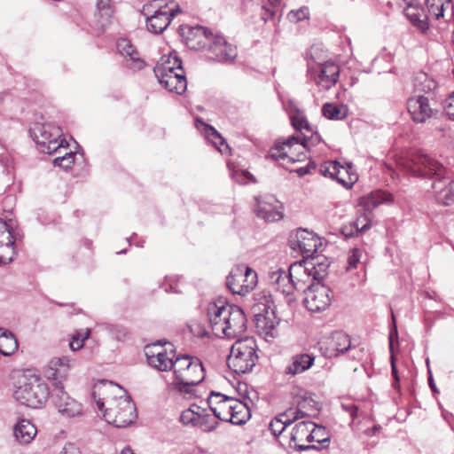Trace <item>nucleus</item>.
Listing matches in <instances>:
<instances>
[{
	"label": "nucleus",
	"instance_id": "1",
	"mask_svg": "<svg viewBox=\"0 0 454 454\" xmlns=\"http://www.w3.org/2000/svg\"><path fill=\"white\" fill-rule=\"evenodd\" d=\"M92 397L108 424L126 427L137 418L135 404L119 385L102 380L95 384Z\"/></svg>",
	"mask_w": 454,
	"mask_h": 454
},
{
	"label": "nucleus",
	"instance_id": "2",
	"mask_svg": "<svg viewBox=\"0 0 454 454\" xmlns=\"http://www.w3.org/2000/svg\"><path fill=\"white\" fill-rule=\"evenodd\" d=\"M410 176L419 178L435 177L432 184L434 199L438 204H454V181L444 182L445 168L436 160L421 152L411 153L408 159L399 163Z\"/></svg>",
	"mask_w": 454,
	"mask_h": 454
},
{
	"label": "nucleus",
	"instance_id": "3",
	"mask_svg": "<svg viewBox=\"0 0 454 454\" xmlns=\"http://www.w3.org/2000/svg\"><path fill=\"white\" fill-rule=\"evenodd\" d=\"M207 317L214 334L220 338L232 339L247 329L242 309L222 299L208 304Z\"/></svg>",
	"mask_w": 454,
	"mask_h": 454
},
{
	"label": "nucleus",
	"instance_id": "4",
	"mask_svg": "<svg viewBox=\"0 0 454 454\" xmlns=\"http://www.w3.org/2000/svg\"><path fill=\"white\" fill-rule=\"evenodd\" d=\"M49 395L47 384L38 375L30 371L16 374L13 397L20 403L39 408L47 402Z\"/></svg>",
	"mask_w": 454,
	"mask_h": 454
},
{
	"label": "nucleus",
	"instance_id": "5",
	"mask_svg": "<svg viewBox=\"0 0 454 454\" xmlns=\"http://www.w3.org/2000/svg\"><path fill=\"white\" fill-rule=\"evenodd\" d=\"M209 411L215 416L233 425L245 424L250 419L248 406L239 399L212 392L207 398Z\"/></svg>",
	"mask_w": 454,
	"mask_h": 454
},
{
	"label": "nucleus",
	"instance_id": "6",
	"mask_svg": "<svg viewBox=\"0 0 454 454\" xmlns=\"http://www.w3.org/2000/svg\"><path fill=\"white\" fill-rule=\"evenodd\" d=\"M174 380L172 384L180 392L190 393L193 386L200 383L205 377L200 360L190 356H179L175 359Z\"/></svg>",
	"mask_w": 454,
	"mask_h": 454
},
{
	"label": "nucleus",
	"instance_id": "7",
	"mask_svg": "<svg viewBox=\"0 0 454 454\" xmlns=\"http://www.w3.org/2000/svg\"><path fill=\"white\" fill-rule=\"evenodd\" d=\"M257 345L254 338L247 337L235 341L227 358V364L237 374L252 371L256 364Z\"/></svg>",
	"mask_w": 454,
	"mask_h": 454
},
{
	"label": "nucleus",
	"instance_id": "8",
	"mask_svg": "<svg viewBox=\"0 0 454 454\" xmlns=\"http://www.w3.org/2000/svg\"><path fill=\"white\" fill-rule=\"evenodd\" d=\"M31 131L38 150L43 153L51 154L68 145L67 141L61 139L62 130L59 126L37 123Z\"/></svg>",
	"mask_w": 454,
	"mask_h": 454
},
{
	"label": "nucleus",
	"instance_id": "9",
	"mask_svg": "<svg viewBox=\"0 0 454 454\" xmlns=\"http://www.w3.org/2000/svg\"><path fill=\"white\" fill-rule=\"evenodd\" d=\"M257 284V274L250 267L235 266L226 279V285L233 294L241 296L250 293Z\"/></svg>",
	"mask_w": 454,
	"mask_h": 454
},
{
	"label": "nucleus",
	"instance_id": "10",
	"mask_svg": "<svg viewBox=\"0 0 454 454\" xmlns=\"http://www.w3.org/2000/svg\"><path fill=\"white\" fill-rule=\"evenodd\" d=\"M308 73L317 86L323 90H329L336 84L340 75V67L333 61L317 62L309 61Z\"/></svg>",
	"mask_w": 454,
	"mask_h": 454
},
{
	"label": "nucleus",
	"instance_id": "11",
	"mask_svg": "<svg viewBox=\"0 0 454 454\" xmlns=\"http://www.w3.org/2000/svg\"><path fill=\"white\" fill-rule=\"evenodd\" d=\"M434 95H413L407 100V110L416 123H425L434 118L438 111Z\"/></svg>",
	"mask_w": 454,
	"mask_h": 454
},
{
	"label": "nucleus",
	"instance_id": "12",
	"mask_svg": "<svg viewBox=\"0 0 454 454\" xmlns=\"http://www.w3.org/2000/svg\"><path fill=\"white\" fill-rule=\"evenodd\" d=\"M153 72L161 86L168 91L180 95L186 90L187 82L183 67L173 69L162 63L157 64Z\"/></svg>",
	"mask_w": 454,
	"mask_h": 454
},
{
	"label": "nucleus",
	"instance_id": "13",
	"mask_svg": "<svg viewBox=\"0 0 454 454\" xmlns=\"http://www.w3.org/2000/svg\"><path fill=\"white\" fill-rule=\"evenodd\" d=\"M322 431L323 427H317L311 421H301L293 428L290 441L294 443L293 447L297 450L314 449V445H308L306 442H323L325 439L317 438V434Z\"/></svg>",
	"mask_w": 454,
	"mask_h": 454
},
{
	"label": "nucleus",
	"instance_id": "14",
	"mask_svg": "<svg viewBox=\"0 0 454 454\" xmlns=\"http://www.w3.org/2000/svg\"><path fill=\"white\" fill-rule=\"evenodd\" d=\"M301 137L290 136L284 141H278L268 153L267 157L277 161L294 163L303 160L306 155L304 152L296 153L295 145L300 146Z\"/></svg>",
	"mask_w": 454,
	"mask_h": 454
},
{
	"label": "nucleus",
	"instance_id": "15",
	"mask_svg": "<svg viewBox=\"0 0 454 454\" xmlns=\"http://www.w3.org/2000/svg\"><path fill=\"white\" fill-rule=\"evenodd\" d=\"M257 300L258 302L254 306L257 325L266 330V335L273 337V330L280 320L276 315V306L270 294H263Z\"/></svg>",
	"mask_w": 454,
	"mask_h": 454
},
{
	"label": "nucleus",
	"instance_id": "16",
	"mask_svg": "<svg viewBox=\"0 0 454 454\" xmlns=\"http://www.w3.org/2000/svg\"><path fill=\"white\" fill-rule=\"evenodd\" d=\"M52 402L63 417L74 418L81 415L82 412V404L65 391L63 385H56L54 387Z\"/></svg>",
	"mask_w": 454,
	"mask_h": 454
},
{
	"label": "nucleus",
	"instance_id": "17",
	"mask_svg": "<svg viewBox=\"0 0 454 454\" xmlns=\"http://www.w3.org/2000/svg\"><path fill=\"white\" fill-rule=\"evenodd\" d=\"M331 294L329 287L320 283L309 286L304 299L306 308L311 312L325 310L331 304Z\"/></svg>",
	"mask_w": 454,
	"mask_h": 454
},
{
	"label": "nucleus",
	"instance_id": "18",
	"mask_svg": "<svg viewBox=\"0 0 454 454\" xmlns=\"http://www.w3.org/2000/svg\"><path fill=\"white\" fill-rule=\"evenodd\" d=\"M154 6L158 7V10L153 14L147 16L146 26L151 33L160 34L168 27L171 19L181 12V9L179 7L169 8L168 4L162 6L157 1L154 2Z\"/></svg>",
	"mask_w": 454,
	"mask_h": 454
},
{
	"label": "nucleus",
	"instance_id": "19",
	"mask_svg": "<svg viewBox=\"0 0 454 454\" xmlns=\"http://www.w3.org/2000/svg\"><path fill=\"white\" fill-rule=\"evenodd\" d=\"M351 164L342 166L337 161H328L321 166L320 172L325 176L336 179L340 184L347 188L352 187L357 180V176L352 171Z\"/></svg>",
	"mask_w": 454,
	"mask_h": 454
},
{
	"label": "nucleus",
	"instance_id": "20",
	"mask_svg": "<svg viewBox=\"0 0 454 454\" xmlns=\"http://www.w3.org/2000/svg\"><path fill=\"white\" fill-rule=\"evenodd\" d=\"M74 364V360L67 356L52 357L44 368V375L55 381L56 385H62V381L68 377L69 372Z\"/></svg>",
	"mask_w": 454,
	"mask_h": 454
},
{
	"label": "nucleus",
	"instance_id": "21",
	"mask_svg": "<svg viewBox=\"0 0 454 454\" xmlns=\"http://www.w3.org/2000/svg\"><path fill=\"white\" fill-rule=\"evenodd\" d=\"M282 204L273 195H263L256 199L255 213L268 222L278 221L282 218Z\"/></svg>",
	"mask_w": 454,
	"mask_h": 454
},
{
	"label": "nucleus",
	"instance_id": "22",
	"mask_svg": "<svg viewBox=\"0 0 454 454\" xmlns=\"http://www.w3.org/2000/svg\"><path fill=\"white\" fill-rule=\"evenodd\" d=\"M291 247L299 249L307 257L313 256L321 246L319 238L306 230H298L290 239Z\"/></svg>",
	"mask_w": 454,
	"mask_h": 454
},
{
	"label": "nucleus",
	"instance_id": "23",
	"mask_svg": "<svg viewBox=\"0 0 454 454\" xmlns=\"http://www.w3.org/2000/svg\"><path fill=\"white\" fill-rule=\"evenodd\" d=\"M350 347V340L343 332H334L320 341V348L327 357H333L343 354L348 351Z\"/></svg>",
	"mask_w": 454,
	"mask_h": 454
},
{
	"label": "nucleus",
	"instance_id": "24",
	"mask_svg": "<svg viewBox=\"0 0 454 454\" xmlns=\"http://www.w3.org/2000/svg\"><path fill=\"white\" fill-rule=\"evenodd\" d=\"M291 122L293 127L301 133V136H299L301 137L300 146L303 150L319 142V136L313 133L309 121L301 113L297 112L293 114L291 116Z\"/></svg>",
	"mask_w": 454,
	"mask_h": 454
},
{
	"label": "nucleus",
	"instance_id": "25",
	"mask_svg": "<svg viewBox=\"0 0 454 454\" xmlns=\"http://www.w3.org/2000/svg\"><path fill=\"white\" fill-rule=\"evenodd\" d=\"M289 269L293 291L295 289L307 292L309 286L316 285L305 261L302 262H294L290 265Z\"/></svg>",
	"mask_w": 454,
	"mask_h": 454
},
{
	"label": "nucleus",
	"instance_id": "26",
	"mask_svg": "<svg viewBox=\"0 0 454 454\" xmlns=\"http://www.w3.org/2000/svg\"><path fill=\"white\" fill-rule=\"evenodd\" d=\"M13 245L11 226L0 219V264H6L12 261L15 254Z\"/></svg>",
	"mask_w": 454,
	"mask_h": 454
},
{
	"label": "nucleus",
	"instance_id": "27",
	"mask_svg": "<svg viewBox=\"0 0 454 454\" xmlns=\"http://www.w3.org/2000/svg\"><path fill=\"white\" fill-rule=\"evenodd\" d=\"M215 35L203 27H194L189 29L185 37L186 45L195 51L209 49Z\"/></svg>",
	"mask_w": 454,
	"mask_h": 454
},
{
	"label": "nucleus",
	"instance_id": "28",
	"mask_svg": "<svg viewBox=\"0 0 454 454\" xmlns=\"http://www.w3.org/2000/svg\"><path fill=\"white\" fill-rule=\"evenodd\" d=\"M208 51L212 53L210 57L220 62L231 60L237 56L236 48L227 43L225 39L220 35L214 37Z\"/></svg>",
	"mask_w": 454,
	"mask_h": 454
},
{
	"label": "nucleus",
	"instance_id": "29",
	"mask_svg": "<svg viewBox=\"0 0 454 454\" xmlns=\"http://www.w3.org/2000/svg\"><path fill=\"white\" fill-rule=\"evenodd\" d=\"M316 356L310 353H299L294 355L289 364L285 367V374L295 376L308 371L314 364Z\"/></svg>",
	"mask_w": 454,
	"mask_h": 454
},
{
	"label": "nucleus",
	"instance_id": "30",
	"mask_svg": "<svg viewBox=\"0 0 454 454\" xmlns=\"http://www.w3.org/2000/svg\"><path fill=\"white\" fill-rule=\"evenodd\" d=\"M119 52L125 58L127 66L133 70H140L145 67V62L140 59L135 47L127 39H120L117 42Z\"/></svg>",
	"mask_w": 454,
	"mask_h": 454
},
{
	"label": "nucleus",
	"instance_id": "31",
	"mask_svg": "<svg viewBox=\"0 0 454 454\" xmlns=\"http://www.w3.org/2000/svg\"><path fill=\"white\" fill-rule=\"evenodd\" d=\"M269 283L278 291L284 294L289 295L293 294V284L290 276V269L286 271L282 269L271 270L268 274Z\"/></svg>",
	"mask_w": 454,
	"mask_h": 454
},
{
	"label": "nucleus",
	"instance_id": "32",
	"mask_svg": "<svg viewBox=\"0 0 454 454\" xmlns=\"http://www.w3.org/2000/svg\"><path fill=\"white\" fill-rule=\"evenodd\" d=\"M37 430L27 419H20L13 427V436L20 444H27L35 437Z\"/></svg>",
	"mask_w": 454,
	"mask_h": 454
},
{
	"label": "nucleus",
	"instance_id": "33",
	"mask_svg": "<svg viewBox=\"0 0 454 454\" xmlns=\"http://www.w3.org/2000/svg\"><path fill=\"white\" fill-rule=\"evenodd\" d=\"M305 262L314 281L317 280V283H320V280L326 277L330 266V262L326 257L313 255L311 259L306 260Z\"/></svg>",
	"mask_w": 454,
	"mask_h": 454
},
{
	"label": "nucleus",
	"instance_id": "34",
	"mask_svg": "<svg viewBox=\"0 0 454 454\" xmlns=\"http://www.w3.org/2000/svg\"><path fill=\"white\" fill-rule=\"evenodd\" d=\"M436 82L427 73L419 72L413 77L414 95H434Z\"/></svg>",
	"mask_w": 454,
	"mask_h": 454
},
{
	"label": "nucleus",
	"instance_id": "35",
	"mask_svg": "<svg viewBox=\"0 0 454 454\" xmlns=\"http://www.w3.org/2000/svg\"><path fill=\"white\" fill-rule=\"evenodd\" d=\"M197 128L204 132L206 137L213 143L221 153H227L230 151V147L225 140L212 126L197 120Z\"/></svg>",
	"mask_w": 454,
	"mask_h": 454
},
{
	"label": "nucleus",
	"instance_id": "36",
	"mask_svg": "<svg viewBox=\"0 0 454 454\" xmlns=\"http://www.w3.org/2000/svg\"><path fill=\"white\" fill-rule=\"evenodd\" d=\"M406 18L421 33H426L429 28L427 16L424 14L423 9L419 6L408 5L404 10Z\"/></svg>",
	"mask_w": 454,
	"mask_h": 454
},
{
	"label": "nucleus",
	"instance_id": "37",
	"mask_svg": "<svg viewBox=\"0 0 454 454\" xmlns=\"http://www.w3.org/2000/svg\"><path fill=\"white\" fill-rule=\"evenodd\" d=\"M392 201V197L382 191H374L366 196L360 198L359 205L366 211L371 212L384 202Z\"/></svg>",
	"mask_w": 454,
	"mask_h": 454
},
{
	"label": "nucleus",
	"instance_id": "38",
	"mask_svg": "<svg viewBox=\"0 0 454 454\" xmlns=\"http://www.w3.org/2000/svg\"><path fill=\"white\" fill-rule=\"evenodd\" d=\"M97 11L98 25L105 30L111 24L114 12L112 0H97Z\"/></svg>",
	"mask_w": 454,
	"mask_h": 454
},
{
	"label": "nucleus",
	"instance_id": "39",
	"mask_svg": "<svg viewBox=\"0 0 454 454\" xmlns=\"http://www.w3.org/2000/svg\"><path fill=\"white\" fill-rule=\"evenodd\" d=\"M293 414V411L286 410L270 421L269 428L275 436L281 434L287 426L297 420V417Z\"/></svg>",
	"mask_w": 454,
	"mask_h": 454
},
{
	"label": "nucleus",
	"instance_id": "40",
	"mask_svg": "<svg viewBox=\"0 0 454 454\" xmlns=\"http://www.w3.org/2000/svg\"><path fill=\"white\" fill-rule=\"evenodd\" d=\"M177 356L175 352L170 349L169 353L161 354L159 356H155L153 358L147 359V363L150 366L155 368L160 372H167L168 370H173L175 359Z\"/></svg>",
	"mask_w": 454,
	"mask_h": 454
},
{
	"label": "nucleus",
	"instance_id": "41",
	"mask_svg": "<svg viewBox=\"0 0 454 454\" xmlns=\"http://www.w3.org/2000/svg\"><path fill=\"white\" fill-rule=\"evenodd\" d=\"M316 404V402L311 397L304 396L298 401L296 408H290L288 411H293V416L297 417L298 420L300 419L309 417L310 413L317 410L315 408Z\"/></svg>",
	"mask_w": 454,
	"mask_h": 454
},
{
	"label": "nucleus",
	"instance_id": "42",
	"mask_svg": "<svg viewBox=\"0 0 454 454\" xmlns=\"http://www.w3.org/2000/svg\"><path fill=\"white\" fill-rule=\"evenodd\" d=\"M203 411L199 412L197 427L202 431L209 433L215 430L219 423L215 414H211L206 408H202Z\"/></svg>",
	"mask_w": 454,
	"mask_h": 454
},
{
	"label": "nucleus",
	"instance_id": "43",
	"mask_svg": "<svg viewBox=\"0 0 454 454\" xmlns=\"http://www.w3.org/2000/svg\"><path fill=\"white\" fill-rule=\"evenodd\" d=\"M323 115L329 120H343L348 115V107L335 103H325L322 107Z\"/></svg>",
	"mask_w": 454,
	"mask_h": 454
},
{
	"label": "nucleus",
	"instance_id": "44",
	"mask_svg": "<svg viewBox=\"0 0 454 454\" xmlns=\"http://www.w3.org/2000/svg\"><path fill=\"white\" fill-rule=\"evenodd\" d=\"M18 348V343L13 334L3 332L0 335V354L4 356L12 355Z\"/></svg>",
	"mask_w": 454,
	"mask_h": 454
},
{
	"label": "nucleus",
	"instance_id": "45",
	"mask_svg": "<svg viewBox=\"0 0 454 454\" xmlns=\"http://www.w3.org/2000/svg\"><path fill=\"white\" fill-rule=\"evenodd\" d=\"M203 411L202 407L193 403L180 415V422L184 426L197 427L199 412Z\"/></svg>",
	"mask_w": 454,
	"mask_h": 454
},
{
	"label": "nucleus",
	"instance_id": "46",
	"mask_svg": "<svg viewBox=\"0 0 454 454\" xmlns=\"http://www.w3.org/2000/svg\"><path fill=\"white\" fill-rule=\"evenodd\" d=\"M450 0H426V5L430 15L436 20L443 16L444 4Z\"/></svg>",
	"mask_w": 454,
	"mask_h": 454
},
{
	"label": "nucleus",
	"instance_id": "47",
	"mask_svg": "<svg viewBox=\"0 0 454 454\" xmlns=\"http://www.w3.org/2000/svg\"><path fill=\"white\" fill-rule=\"evenodd\" d=\"M90 333L89 329L76 332L69 343L70 348L74 351L79 350L83 346V341L89 338Z\"/></svg>",
	"mask_w": 454,
	"mask_h": 454
},
{
	"label": "nucleus",
	"instance_id": "48",
	"mask_svg": "<svg viewBox=\"0 0 454 454\" xmlns=\"http://www.w3.org/2000/svg\"><path fill=\"white\" fill-rule=\"evenodd\" d=\"M169 353V350L167 349L166 347L162 346L160 343H153L146 345L145 348V354L146 356V360L149 358H153L155 356H159L161 354Z\"/></svg>",
	"mask_w": 454,
	"mask_h": 454
},
{
	"label": "nucleus",
	"instance_id": "49",
	"mask_svg": "<svg viewBox=\"0 0 454 454\" xmlns=\"http://www.w3.org/2000/svg\"><path fill=\"white\" fill-rule=\"evenodd\" d=\"M168 65V67H173V69H180L182 67V61L176 56V53H169L168 55H164L160 58L157 64Z\"/></svg>",
	"mask_w": 454,
	"mask_h": 454
},
{
	"label": "nucleus",
	"instance_id": "50",
	"mask_svg": "<svg viewBox=\"0 0 454 454\" xmlns=\"http://www.w3.org/2000/svg\"><path fill=\"white\" fill-rule=\"evenodd\" d=\"M353 226L356 232L367 231L371 227L370 216L367 214L358 215L356 220L353 223Z\"/></svg>",
	"mask_w": 454,
	"mask_h": 454
},
{
	"label": "nucleus",
	"instance_id": "51",
	"mask_svg": "<svg viewBox=\"0 0 454 454\" xmlns=\"http://www.w3.org/2000/svg\"><path fill=\"white\" fill-rule=\"evenodd\" d=\"M74 162V153L72 152L65 153L63 156L54 159L53 163L55 166L62 167L63 168H69Z\"/></svg>",
	"mask_w": 454,
	"mask_h": 454
},
{
	"label": "nucleus",
	"instance_id": "52",
	"mask_svg": "<svg viewBox=\"0 0 454 454\" xmlns=\"http://www.w3.org/2000/svg\"><path fill=\"white\" fill-rule=\"evenodd\" d=\"M362 250L359 248H354L351 250L350 254L348 257V270L356 269L357 266V263L360 261V258L362 256Z\"/></svg>",
	"mask_w": 454,
	"mask_h": 454
},
{
	"label": "nucleus",
	"instance_id": "53",
	"mask_svg": "<svg viewBox=\"0 0 454 454\" xmlns=\"http://www.w3.org/2000/svg\"><path fill=\"white\" fill-rule=\"evenodd\" d=\"M309 16V9L307 7H302L296 11H291L288 13V18L291 21H301L307 19Z\"/></svg>",
	"mask_w": 454,
	"mask_h": 454
},
{
	"label": "nucleus",
	"instance_id": "54",
	"mask_svg": "<svg viewBox=\"0 0 454 454\" xmlns=\"http://www.w3.org/2000/svg\"><path fill=\"white\" fill-rule=\"evenodd\" d=\"M59 454H82L81 449L74 442H67Z\"/></svg>",
	"mask_w": 454,
	"mask_h": 454
},
{
	"label": "nucleus",
	"instance_id": "55",
	"mask_svg": "<svg viewBox=\"0 0 454 454\" xmlns=\"http://www.w3.org/2000/svg\"><path fill=\"white\" fill-rule=\"evenodd\" d=\"M445 112L450 119L454 120V94L448 98L445 105Z\"/></svg>",
	"mask_w": 454,
	"mask_h": 454
},
{
	"label": "nucleus",
	"instance_id": "56",
	"mask_svg": "<svg viewBox=\"0 0 454 454\" xmlns=\"http://www.w3.org/2000/svg\"><path fill=\"white\" fill-rule=\"evenodd\" d=\"M280 0H262V8L265 9L270 15H274L272 8L276 7L279 4Z\"/></svg>",
	"mask_w": 454,
	"mask_h": 454
},
{
	"label": "nucleus",
	"instance_id": "57",
	"mask_svg": "<svg viewBox=\"0 0 454 454\" xmlns=\"http://www.w3.org/2000/svg\"><path fill=\"white\" fill-rule=\"evenodd\" d=\"M191 332L193 335L203 338L207 335V331L205 328H200V325L194 324L191 326Z\"/></svg>",
	"mask_w": 454,
	"mask_h": 454
},
{
	"label": "nucleus",
	"instance_id": "58",
	"mask_svg": "<svg viewBox=\"0 0 454 454\" xmlns=\"http://www.w3.org/2000/svg\"><path fill=\"white\" fill-rule=\"evenodd\" d=\"M112 334L118 340H121L127 334V332L124 328L114 326L111 329Z\"/></svg>",
	"mask_w": 454,
	"mask_h": 454
},
{
	"label": "nucleus",
	"instance_id": "59",
	"mask_svg": "<svg viewBox=\"0 0 454 454\" xmlns=\"http://www.w3.org/2000/svg\"><path fill=\"white\" fill-rule=\"evenodd\" d=\"M391 366H392V372L396 377V368H395V360H394L393 356H391Z\"/></svg>",
	"mask_w": 454,
	"mask_h": 454
},
{
	"label": "nucleus",
	"instance_id": "60",
	"mask_svg": "<svg viewBox=\"0 0 454 454\" xmlns=\"http://www.w3.org/2000/svg\"><path fill=\"white\" fill-rule=\"evenodd\" d=\"M394 333H395V335H397V331H396V329H395V328L394 333H391L389 334V348H390V349H391V350H392V347H393L392 338H393V334H394Z\"/></svg>",
	"mask_w": 454,
	"mask_h": 454
},
{
	"label": "nucleus",
	"instance_id": "61",
	"mask_svg": "<svg viewBox=\"0 0 454 454\" xmlns=\"http://www.w3.org/2000/svg\"><path fill=\"white\" fill-rule=\"evenodd\" d=\"M121 454H135V453L133 452V450L130 448L127 447L121 450Z\"/></svg>",
	"mask_w": 454,
	"mask_h": 454
},
{
	"label": "nucleus",
	"instance_id": "62",
	"mask_svg": "<svg viewBox=\"0 0 454 454\" xmlns=\"http://www.w3.org/2000/svg\"><path fill=\"white\" fill-rule=\"evenodd\" d=\"M322 433H324V430L317 434V438H318V439H325L323 442H327L328 438L323 437Z\"/></svg>",
	"mask_w": 454,
	"mask_h": 454
},
{
	"label": "nucleus",
	"instance_id": "63",
	"mask_svg": "<svg viewBox=\"0 0 454 454\" xmlns=\"http://www.w3.org/2000/svg\"><path fill=\"white\" fill-rule=\"evenodd\" d=\"M297 173H298L299 175L302 176V175H304V174H306V173H307V170H306L305 168H299V169L297 170Z\"/></svg>",
	"mask_w": 454,
	"mask_h": 454
},
{
	"label": "nucleus",
	"instance_id": "64",
	"mask_svg": "<svg viewBox=\"0 0 454 454\" xmlns=\"http://www.w3.org/2000/svg\"><path fill=\"white\" fill-rule=\"evenodd\" d=\"M429 385H430L431 388H432L434 391H436V390H435L434 384L433 380H432V378H431V377L429 378Z\"/></svg>",
	"mask_w": 454,
	"mask_h": 454
}]
</instances>
